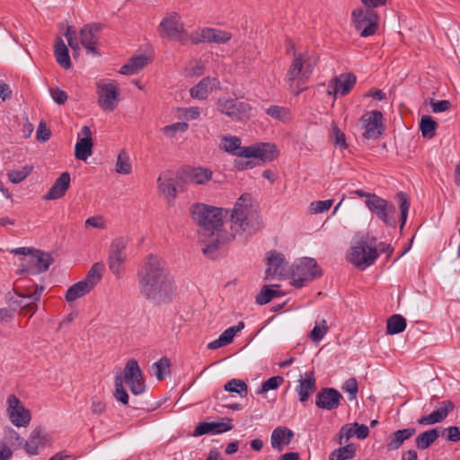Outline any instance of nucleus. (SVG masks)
I'll list each match as a JSON object with an SVG mask.
<instances>
[{
    "instance_id": "nucleus-1",
    "label": "nucleus",
    "mask_w": 460,
    "mask_h": 460,
    "mask_svg": "<svg viewBox=\"0 0 460 460\" xmlns=\"http://www.w3.org/2000/svg\"><path fill=\"white\" fill-rule=\"evenodd\" d=\"M140 293L148 300L164 303L172 299L176 288L166 261L148 254L139 264L137 272Z\"/></svg>"
},
{
    "instance_id": "nucleus-2",
    "label": "nucleus",
    "mask_w": 460,
    "mask_h": 460,
    "mask_svg": "<svg viewBox=\"0 0 460 460\" xmlns=\"http://www.w3.org/2000/svg\"><path fill=\"white\" fill-rule=\"evenodd\" d=\"M192 220L199 226V240L202 243V252L207 256H213L221 243L227 242L230 236L224 234L223 209L203 203L190 207Z\"/></svg>"
},
{
    "instance_id": "nucleus-3",
    "label": "nucleus",
    "mask_w": 460,
    "mask_h": 460,
    "mask_svg": "<svg viewBox=\"0 0 460 460\" xmlns=\"http://www.w3.org/2000/svg\"><path fill=\"white\" fill-rule=\"evenodd\" d=\"M261 226L257 208L252 204V196L242 195L234 204L231 213V237L247 238Z\"/></svg>"
},
{
    "instance_id": "nucleus-4",
    "label": "nucleus",
    "mask_w": 460,
    "mask_h": 460,
    "mask_svg": "<svg viewBox=\"0 0 460 460\" xmlns=\"http://www.w3.org/2000/svg\"><path fill=\"white\" fill-rule=\"evenodd\" d=\"M221 148L226 153L245 158H259L263 162L272 161L277 156L274 145L259 143L250 146H242L241 139L234 136H224L221 138Z\"/></svg>"
},
{
    "instance_id": "nucleus-5",
    "label": "nucleus",
    "mask_w": 460,
    "mask_h": 460,
    "mask_svg": "<svg viewBox=\"0 0 460 460\" xmlns=\"http://www.w3.org/2000/svg\"><path fill=\"white\" fill-rule=\"evenodd\" d=\"M314 65L315 59L309 52L294 55L292 64L286 75V80L289 88L295 92L296 94L301 93V86L312 75Z\"/></svg>"
},
{
    "instance_id": "nucleus-6",
    "label": "nucleus",
    "mask_w": 460,
    "mask_h": 460,
    "mask_svg": "<svg viewBox=\"0 0 460 460\" xmlns=\"http://www.w3.org/2000/svg\"><path fill=\"white\" fill-rule=\"evenodd\" d=\"M375 237L363 236L351 246L348 253V261L358 268L365 269L372 265L379 252L376 247Z\"/></svg>"
},
{
    "instance_id": "nucleus-7",
    "label": "nucleus",
    "mask_w": 460,
    "mask_h": 460,
    "mask_svg": "<svg viewBox=\"0 0 460 460\" xmlns=\"http://www.w3.org/2000/svg\"><path fill=\"white\" fill-rule=\"evenodd\" d=\"M162 38L185 43L190 40V35L184 29V24L180 14L176 12L167 13L162 19L157 28Z\"/></svg>"
},
{
    "instance_id": "nucleus-8",
    "label": "nucleus",
    "mask_w": 460,
    "mask_h": 460,
    "mask_svg": "<svg viewBox=\"0 0 460 460\" xmlns=\"http://www.w3.org/2000/svg\"><path fill=\"white\" fill-rule=\"evenodd\" d=\"M217 111L236 122H243L252 117V108L246 102L221 97L217 102Z\"/></svg>"
},
{
    "instance_id": "nucleus-9",
    "label": "nucleus",
    "mask_w": 460,
    "mask_h": 460,
    "mask_svg": "<svg viewBox=\"0 0 460 460\" xmlns=\"http://www.w3.org/2000/svg\"><path fill=\"white\" fill-rule=\"evenodd\" d=\"M351 19L361 37L374 35L378 29V13L372 9L358 7L352 11Z\"/></svg>"
},
{
    "instance_id": "nucleus-10",
    "label": "nucleus",
    "mask_w": 460,
    "mask_h": 460,
    "mask_svg": "<svg viewBox=\"0 0 460 460\" xmlns=\"http://www.w3.org/2000/svg\"><path fill=\"white\" fill-rule=\"evenodd\" d=\"M432 407L435 409L431 412L418 420L419 424L433 425L442 422L449 412L455 409V404L450 400L438 402V397L433 395L429 403L424 405L423 410L428 412Z\"/></svg>"
},
{
    "instance_id": "nucleus-11",
    "label": "nucleus",
    "mask_w": 460,
    "mask_h": 460,
    "mask_svg": "<svg viewBox=\"0 0 460 460\" xmlns=\"http://www.w3.org/2000/svg\"><path fill=\"white\" fill-rule=\"evenodd\" d=\"M322 271L316 261L313 258H303L296 265V269L292 272L291 284L296 288H302L305 282L313 280L320 277Z\"/></svg>"
},
{
    "instance_id": "nucleus-12",
    "label": "nucleus",
    "mask_w": 460,
    "mask_h": 460,
    "mask_svg": "<svg viewBox=\"0 0 460 460\" xmlns=\"http://www.w3.org/2000/svg\"><path fill=\"white\" fill-rule=\"evenodd\" d=\"M98 104L104 111H113L119 102V86L115 81H99L96 84Z\"/></svg>"
},
{
    "instance_id": "nucleus-13",
    "label": "nucleus",
    "mask_w": 460,
    "mask_h": 460,
    "mask_svg": "<svg viewBox=\"0 0 460 460\" xmlns=\"http://www.w3.org/2000/svg\"><path fill=\"white\" fill-rule=\"evenodd\" d=\"M53 262L52 256L40 250H34L29 256L21 259V270L30 275L46 271Z\"/></svg>"
},
{
    "instance_id": "nucleus-14",
    "label": "nucleus",
    "mask_w": 460,
    "mask_h": 460,
    "mask_svg": "<svg viewBox=\"0 0 460 460\" xmlns=\"http://www.w3.org/2000/svg\"><path fill=\"white\" fill-rule=\"evenodd\" d=\"M365 204L386 226H394L395 225L394 217L395 207L392 203L376 195L368 197V199L365 200Z\"/></svg>"
},
{
    "instance_id": "nucleus-15",
    "label": "nucleus",
    "mask_w": 460,
    "mask_h": 460,
    "mask_svg": "<svg viewBox=\"0 0 460 460\" xmlns=\"http://www.w3.org/2000/svg\"><path fill=\"white\" fill-rule=\"evenodd\" d=\"M7 415L10 421L17 428H26L31 421V412L14 394L7 397Z\"/></svg>"
},
{
    "instance_id": "nucleus-16",
    "label": "nucleus",
    "mask_w": 460,
    "mask_h": 460,
    "mask_svg": "<svg viewBox=\"0 0 460 460\" xmlns=\"http://www.w3.org/2000/svg\"><path fill=\"white\" fill-rule=\"evenodd\" d=\"M382 119L383 114L379 111L365 112L360 118L363 137L367 139L378 138L385 130Z\"/></svg>"
},
{
    "instance_id": "nucleus-17",
    "label": "nucleus",
    "mask_w": 460,
    "mask_h": 460,
    "mask_svg": "<svg viewBox=\"0 0 460 460\" xmlns=\"http://www.w3.org/2000/svg\"><path fill=\"white\" fill-rule=\"evenodd\" d=\"M232 38V34L229 31H222L214 28H203L199 31H195L190 34V40L193 44L199 43H217L225 44L228 42Z\"/></svg>"
},
{
    "instance_id": "nucleus-18",
    "label": "nucleus",
    "mask_w": 460,
    "mask_h": 460,
    "mask_svg": "<svg viewBox=\"0 0 460 460\" xmlns=\"http://www.w3.org/2000/svg\"><path fill=\"white\" fill-rule=\"evenodd\" d=\"M128 242L125 238L114 239L110 246L108 254V264L115 276H119L121 266L126 261L125 251Z\"/></svg>"
},
{
    "instance_id": "nucleus-19",
    "label": "nucleus",
    "mask_w": 460,
    "mask_h": 460,
    "mask_svg": "<svg viewBox=\"0 0 460 460\" xmlns=\"http://www.w3.org/2000/svg\"><path fill=\"white\" fill-rule=\"evenodd\" d=\"M125 381L130 388L133 394L138 395L145 391V383L142 376V371L138 366V363L135 359H129L124 367V377Z\"/></svg>"
},
{
    "instance_id": "nucleus-20",
    "label": "nucleus",
    "mask_w": 460,
    "mask_h": 460,
    "mask_svg": "<svg viewBox=\"0 0 460 460\" xmlns=\"http://www.w3.org/2000/svg\"><path fill=\"white\" fill-rule=\"evenodd\" d=\"M268 267L265 270V279H273L277 276L283 277L289 273L288 262L284 256L275 251L267 254Z\"/></svg>"
},
{
    "instance_id": "nucleus-21",
    "label": "nucleus",
    "mask_w": 460,
    "mask_h": 460,
    "mask_svg": "<svg viewBox=\"0 0 460 460\" xmlns=\"http://www.w3.org/2000/svg\"><path fill=\"white\" fill-rule=\"evenodd\" d=\"M356 76L352 73L341 74L332 78L328 84V94L334 98L346 95L355 85Z\"/></svg>"
},
{
    "instance_id": "nucleus-22",
    "label": "nucleus",
    "mask_w": 460,
    "mask_h": 460,
    "mask_svg": "<svg viewBox=\"0 0 460 460\" xmlns=\"http://www.w3.org/2000/svg\"><path fill=\"white\" fill-rule=\"evenodd\" d=\"M102 26L97 23L85 24L80 31V41L87 53L97 55L96 45Z\"/></svg>"
},
{
    "instance_id": "nucleus-23",
    "label": "nucleus",
    "mask_w": 460,
    "mask_h": 460,
    "mask_svg": "<svg viewBox=\"0 0 460 460\" xmlns=\"http://www.w3.org/2000/svg\"><path fill=\"white\" fill-rule=\"evenodd\" d=\"M92 131L88 126H84L78 133V140L75 146V158L86 161L93 154Z\"/></svg>"
},
{
    "instance_id": "nucleus-24",
    "label": "nucleus",
    "mask_w": 460,
    "mask_h": 460,
    "mask_svg": "<svg viewBox=\"0 0 460 460\" xmlns=\"http://www.w3.org/2000/svg\"><path fill=\"white\" fill-rule=\"evenodd\" d=\"M213 174L208 167H189L183 171V179L189 184L207 185L213 179Z\"/></svg>"
},
{
    "instance_id": "nucleus-25",
    "label": "nucleus",
    "mask_w": 460,
    "mask_h": 460,
    "mask_svg": "<svg viewBox=\"0 0 460 460\" xmlns=\"http://www.w3.org/2000/svg\"><path fill=\"white\" fill-rule=\"evenodd\" d=\"M341 394L333 388H323L316 395L315 404L318 408L328 411L334 410L340 405Z\"/></svg>"
},
{
    "instance_id": "nucleus-26",
    "label": "nucleus",
    "mask_w": 460,
    "mask_h": 460,
    "mask_svg": "<svg viewBox=\"0 0 460 460\" xmlns=\"http://www.w3.org/2000/svg\"><path fill=\"white\" fill-rule=\"evenodd\" d=\"M43 290V286L32 285L26 288L23 291L15 288V293L21 298L31 300L30 303L22 304V309H29L31 311V314H33L36 312L37 302L40 300Z\"/></svg>"
},
{
    "instance_id": "nucleus-27",
    "label": "nucleus",
    "mask_w": 460,
    "mask_h": 460,
    "mask_svg": "<svg viewBox=\"0 0 460 460\" xmlns=\"http://www.w3.org/2000/svg\"><path fill=\"white\" fill-rule=\"evenodd\" d=\"M219 81L215 77H205L190 88V93L193 99L205 100L210 93L219 88Z\"/></svg>"
},
{
    "instance_id": "nucleus-28",
    "label": "nucleus",
    "mask_w": 460,
    "mask_h": 460,
    "mask_svg": "<svg viewBox=\"0 0 460 460\" xmlns=\"http://www.w3.org/2000/svg\"><path fill=\"white\" fill-rule=\"evenodd\" d=\"M316 388L314 371H307L303 376H300L299 385L296 387L299 401L301 402H306L309 396L316 391Z\"/></svg>"
},
{
    "instance_id": "nucleus-29",
    "label": "nucleus",
    "mask_w": 460,
    "mask_h": 460,
    "mask_svg": "<svg viewBox=\"0 0 460 460\" xmlns=\"http://www.w3.org/2000/svg\"><path fill=\"white\" fill-rule=\"evenodd\" d=\"M70 185V174L67 172H62L55 181L49 192L44 196L46 200H53L62 198Z\"/></svg>"
},
{
    "instance_id": "nucleus-30",
    "label": "nucleus",
    "mask_w": 460,
    "mask_h": 460,
    "mask_svg": "<svg viewBox=\"0 0 460 460\" xmlns=\"http://www.w3.org/2000/svg\"><path fill=\"white\" fill-rule=\"evenodd\" d=\"M160 192L170 202L174 199L177 194L175 182L169 172H163L157 179Z\"/></svg>"
},
{
    "instance_id": "nucleus-31",
    "label": "nucleus",
    "mask_w": 460,
    "mask_h": 460,
    "mask_svg": "<svg viewBox=\"0 0 460 460\" xmlns=\"http://www.w3.org/2000/svg\"><path fill=\"white\" fill-rule=\"evenodd\" d=\"M49 443L46 433H33L24 443V449L29 455L36 456Z\"/></svg>"
},
{
    "instance_id": "nucleus-32",
    "label": "nucleus",
    "mask_w": 460,
    "mask_h": 460,
    "mask_svg": "<svg viewBox=\"0 0 460 460\" xmlns=\"http://www.w3.org/2000/svg\"><path fill=\"white\" fill-rule=\"evenodd\" d=\"M234 429L232 420L223 418L216 421H203L199 423L194 431H230Z\"/></svg>"
},
{
    "instance_id": "nucleus-33",
    "label": "nucleus",
    "mask_w": 460,
    "mask_h": 460,
    "mask_svg": "<svg viewBox=\"0 0 460 460\" xmlns=\"http://www.w3.org/2000/svg\"><path fill=\"white\" fill-rule=\"evenodd\" d=\"M54 55L58 64L65 69L71 67V60L66 45L62 39H58L55 44Z\"/></svg>"
},
{
    "instance_id": "nucleus-34",
    "label": "nucleus",
    "mask_w": 460,
    "mask_h": 460,
    "mask_svg": "<svg viewBox=\"0 0 460 460\" xmlns=\"http://www.w3.org/2000/svg\"><path fill=\"white\" fill-rule=\"evenodd\" d=\"M148 63L147 57L144 55L132 57L127 64L121 66L119 73L122 75H135Z\"/></svg>"
},
{
    "instance_id": "nucleus-35",
    "label": "nucleus",
    "mask_w": 460,
    "mask_h": 460,
    "mask_svg": "<svg viewBox=\"0 0 460 460\" xmlns=\"http://www.w3.org/2000/svg\"><path fill=\"white\" fill-rule=\"evenodd\" d=\"M103 270V265L102 263H94L89 271L87 272L85 278L81 281L87 285V288L90 290H93V288L101 281L102 279V272Z\"/></svg>"
},
{
    "instance_id": "nucleus-36",
    "label": "nucleus",
    "mask_w": 460,
    "mask_h": 460,
    "mask_svg": "<svg viewBox=\"0 0 460 460\" xmlns=\"http://www.w3.org/2000/svg\"><path fill=\"white\" fill-rule=\"evenodd\" d=\"M92 290L87 288L81 280L72 285L66 292L65 298L66 302L72 303L78 298L89 294Z\"/></svg>"
},
{
    "instance_id": "nucleus-37",
    "label": "nucleus",
    "mask_w": 460,
    "mask_h": 460,
    "mask_svg": "<svg viewBox=\"0 0 460 460\" xmlns=\"http://www.w3.org/2000/svg\"><path fill=\"white\" fill-rule=\"evenodd\" d=\"M356 455V446L353 443L341 447L333 450L329 456L330 460H349Z\"/></svg>"
},
{
    "instance_id": "nucleus-38",
    "label": "nucleus",
    "mask_w": 460,
    "mask_h": 460,
    "mask_svg": "<svg viewBox=\"0 0 460 460\" xmlns=\"http://www.w3.org/2000/svg\"><path fill=\"white\" fill-rule=\"evenodd\" d=\"M438 123L429 115L422 116L420 122V129L424 137L432 138L436 135Z\"/></svg>"
},
{
    "instance_id": "nucleus-39",
    "label": "nucleus",
    "mask_w": 460,
    "mask_h": 460,
    "mask_svg": "<svg viewBox=\"0 0 460 460\" xmlns=\"http://www.w3.org/2000/svg\"><path fill=\"white\" fill-rule=\"evenodd\" d=\"M225 391L232 394H237L241 397H245L248 394V386L242 379L233 378L224 386Z\"/></svg>"
},
{
    "instance_id": "nucleus-40",
    "label": "nucleus",
    "mask_w": 460,
    "mask_h": 460,
    "mask_svg": "<svg viewBox=\"0 0 460 460\" xmlns=\"http://www.w3.org/2000/svg\"><path fill=\"white\" fill-rule=\"evenodd\" d=\"M406 328V321L400 314H394L387 320L386 329L389 334H397Z\"/></svg>"
},
{
    "instance_id": "nucleus-41",
    "label": "nucleus",
    "mask_w": 460,
    "mask_h": 460,
    "mask_svg": "<svg viewBox=\"0 0 460 460\" xmlns=\"http://www.w3.org/2000/svg\"><path fill=\"white\" fill-rule=\"evenodd\" d=\"M131 170L132 166L128 154L125 150L120 151L116 161V172L119 174H129Z\"/></svg>"
},
{
    "instance_id": "nucleus-42",
    "label": "nucleus",
    "mask_w": 460,
    "mask_h": 460,
    "mask_svg": "<svg viewBox=\"0 0 460 460\" xmlns=\"http://www.w3.org/2000/svg\"><path fill=\"white\" fill-rule=\"evenodd\" d=\"M170 367L171 361L165 357L160 358L152 366L155 376L158 380H163L170 373Z\"/></svg>"
},
{
    "instance_id": "nucleus-43",
    "label": "nucleus",
    "mask_w": 460,
    "mask_h": 460,
    "mask_svg": "<svg viewBox=\"0 0 460 460\" xmlns=\"http://www.w3.org/2000/svg\"><path fill=\"white\" fill-rule=\"evenodd\" d=\"M267 114L271 118L282 122H288L291 119L290 111L285 107L272 105L267 109Z\"/></svg>"
},
{
    "instance_id": "nucleus-44",
    "label": "nucleus",
    "mask_w": 460,
    "mask_h": 460,
    "mask_svg": "<svg viewBox=\"0 0 460 460\" xmlns=\"http://www.w3.org/2000/svg\"><path fill=\"white\" fill-rule=\"evenodd\" d=\"M293 437L294 433H271V446L280 451L291 442Z\"/></svg>"
},
{
    "instance_id": "nucleus-45",
    "label": "nucleus",
    "mask_w": 460,
    "mask_h": 460,
    "mask_svg": "<svg viewBox=\"0 0 460 460\" xmlns=\"http://www.w3.org/2000/svg\"><path fill=\"white\" fill-rule=\"evenodd\" d=\"M279 291L270 286H264L261 292L256 296L255 301L258 305H266L274 297L279 296Z\"/></svg>"
},
{
    "instance_id": "nucleus-46",
    "label": "nucleus",
    "mask_w": 460,
    "mask_h": 460,
    "mask_svg": "<svg viewBox=\"0 0 460 460\" xmlns=\"http://www.w3.org/2000/svg\"><path fill=\"white\" fill-rule=\"evenodd\" d=\"M32 168L31 165H25L20 169L12 170L7 174L8 179L13 183H20L30 175Z\"/></svg>"
},
{
    "instance_id": "nucleus-47",
    "label": "nucleus",
    "mask_w": 460,
    "mask_h": 460,
    "mask_svg": "<svg viewBox=\"0 0 460 460\" xmlns=\"http://www.w3.org/2000/svg\"><path fill=\"white\" fill-rule=\"evenodd\" d=\"M329 327L326 320L323 319L320 322H316L314 327L310 332V339L314 342L321 341L325 334L328 332Z\"/></svg>"
},
{
    "instance_id": "nucleus-48",
    "label": "nucleus",
    "mask_w": 460,
    "mask_h": 460,
    "mask_svg": "<svg viewBox=\"0 0 460 460\" xmlns=\"http://www.w3.org/2000/svg\"><path fill=\"white\" fill-rule=\"evenodd\" d=\"M377 423V420H371L369 425L365 423H358L356 421L345 424L341 427L340 431H369L370 429L376 428Z\"/></svg>"
},
{
    "instance_id": "nucleus-49",
    "label": "nucleus",
    "mask_w": 460,
    "mask_h": 460,
    "mask_svg": "<svg viewBox=\"0 0 460 460\" xmlns=\"http://www.w3.org/2000/svg\"><path fill=\"white\" fill-rule=\"evenodd\" d=\"M397 199L399 201V207L401 209V228L403 227V225L405 224L407 220L408 211L410 208V201L408 199V196L404 192H399L397 194Z\"/></svg>"
},
{
    "instance_id": "nucleus-50",
    "label": "nucleus",
    "mask_w": 460,
    "mask_h": 460,
    "mask_svg": "<svg viewBox=\"0 0 460 460\" xmlns=\"http://www.w3.org/2000/svg\"><path fill=\"white\" fill-rule=\"evenodd\" d=\"M333 204V199L317 200L310 203L309 211L316 215L328 211Z\"/></svg>"
},
{
    "instance_id": "nucleus-51",
    "label": "nucleus",
    "mask_w": 460,
    "mask_h": 460,
    "mask_svg": "<svg viewBox=\"0 0 460 460\" xmlns=\"http://www.w3.org/2000/svg\"><path fill=\"white\" fill-rule=\"evenodd\" d=\"M439 437V433H420L416 438V445L420 449L429 447Z\"/></svg>"
},
{
    "instance_id": "nucleus-52",
    "label": "nucleus",
    "mask_w": 460,
    "mask_h": 460,
    "mask_svg": "<svg viewBox=\"0 0 460 460\" xmlns=\"http://www.w3.org/2000/svg\"><path fill=\"white\" fill-rule=\"evenodd\" d=\"M115 386L116 391L114 396L119 402H122L123 404H127L128 402V395L123 386V378L121 376H116Z\"/></svg>"
},
{
    "instance_id": "nucleus-53",
    "label": "nucleus",
    "mask_w": 460,
    "mask_h": 460,
    "mask_svg": "<svg viewBox=\"0 0 460 460\" xmlns=\"http://www.w3.org/2000/svg\"><path fill=\"white\" fill-rule=\"evenodd\" d=\"M284 383V378L280 376H275L261 384L258 394H263L270 390H274L279 387Z\"/></svg>"
},
{
    "instance_id": "nucleus-54",
    "label": "nucleus",
    "mask_w": 460,
    "mask_h": 460,
    "mask_svg": "<svg viewBox=\"0 0 460 460\" xmlns=\"http://www.w3.org/2000/svg\"><path fill=\"white\" fill-rule=\"evenodd\" d=\"M332 137L333 138L334 144L341 149L347 148L346 136L334 122L332 124Z\"/></svg>"
},
{
    "instance_id": "nucleus-55",
    "label": "nucleus",
    "mask_w": 460,
    "mask_h": 460,
    "mask_svg": "<svg viewBox=\"0 0 460 460\" xmlns=\"http://www.w3.org/2000/svg\"><path fill=\"white\" fill-rule=\"evenodd\" d=\"M412 433H394V437H390L387 441V447L389 450H395L399 448L404 440L411 438Z\"/></svg>"
},
{
    "instance_id": "nucleus-56",
    "label": "nucleus",
    "mask_w": 460,
    "mask_h": 460,
    "mask_svg": "<svg viewBox=\"0 0 460 460\" xmlns=\"http://www.w3.org/2000/svg\"><path fill=\"white\" fill-rule=\"evenodd\" d=\"M189 126L185 122H176L171 125H167L162 128L163 133L169 137H174L176 136V133L178 131H186L188 129Z\"/></svg>"
},
{
    "instance_id": "nucleus-57",
    "label": "nucleus",
    "mask_w": 460,
    "mask_h": 460,
    "mask_svg": "<svg viewBox=\"0 0 460 460\" xmlns=\"http://www.w3.org/2000/svg\"><path fill=\"white\" fill-rule=\"evenodd\" d=\"M342 390L349 394V399L354 400L358 394V382L355 378H349L342 385Z\"/></svg>"
},
{
    "instance_id": "nucleus-58",
    "label": "nucleus",
    "mask_w": 460,
    "mask_h": 460,
    "mask_svg": "<svg viewBox=\"0 0 460 460\" xmlns=\"http://www.w3.org/2000/svg\"><path fill=\"white\" fill-rule=\"evenodd\" d=\"M429 104H430L431 110L434 113L447 111L452 106L451 102L448 100L437 101L434 99H430Z\"/></svg>"
},
{
    "instance_id": "nucleus-59",
    "label": "nucleus",
    "mask_w": 460,
    "mask_h": 460,
    "mask_svg": "<svg viewBox=\"0 0 460 460\" xmlns=\"http://www.w3.org/2000/svg\"><path fill=\"white\" fill-rule=\"evenodd\" d=\"M65 37L67 40L69 47L74 50V52H78L80 50L79 43L76 39L75 31H73L71 27L67 28L65 32Z\"/></svg>"
},
{
    "instance_id": "nucleus-60",
    "label": "nucleus",
    "mask_w": 460,
    "mask_h": 460,
    "mask_svg": "<svg viewBox=\"0 0 460 460\" xmlns=\"http://www.w3.org/2000/svg\"><path fill=\"white\" fill-rule=\"evenodd\" d=\"M369 433H340L336 442L339 445L346 444L352 437L356 436L358 439H365Z\"/></svg>"
},
{
    "instance_id": "nucleus-61",
    "label": "nucleus",
    "mask_w": 460,
    "mask_h": 460,
    "mask_svg": "<svg viewBox=\"0 0 460 460\" xmlns=\"http://www.w3.org/2000/svg\"><path fill=\"white\" fill-rule=\"evenodd\" d=\"M51 136L50 130L47 128L45 122L41 121L37 128L36 137L39 141L45 142L49 139Z\"/></svg>"
},
{
    "instance_id": "nucleus-62",
    "label": "nucleus",
    "mask_w": 460,
    "mask_h": 460,
    "mask_svg": "<svg viewBox=\"0 0 460 460\" xmlns=\"http://www.w3.org/2000/svg\"><path fill=\"white\" fill-rule=\"evenodd\" d=\"M49 93L53 100L59 105L64 104L67 100V94L63 90L50 89Z\"/></svg>"
},
{
    "instance_id": "nucleus-63",
    "label": "nucleus",
    "mask_w": 460,
    "mask_h": 460,
    "mask_svg": "<svg viewBox=\"0 0 460 460\" xmlns=\"http://www.w3.org/2000/svg\"><path fill=\"white\" fill-rule=\"evenodd\" d=\"M85 226H92L98 229L105 227L104 221L101 217H91L85 220Z\"/></svg>"
},
{
    "instance_id": "nucleus-64",
    "label": "nucleus",
    "mask_w": 460,
    "mask_h": 460,
    "mask_svg": "<svg viewBox=\"0 0 460 460\" xmlns=\"http://www.w3.org/2000/svg\"><path fill=\"white\" fill-rule=\"evenodd\" d=\"M106 405L99 399L93 398L91 403V411L94 414H102L105 411Z\"/></svg>"
}]
</instances>
